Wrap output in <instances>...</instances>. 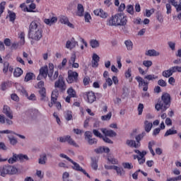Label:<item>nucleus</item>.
I'll return each instance as SVG.
<instances>
[{
  "label": "nucleus",
  "instance_id": "nucleus-42",
  "mask_svg": "<svg viewBox=\"0 0 181 181\" xmlns=\"http://www.w3.org/2000/svg\"><path fill=\"white\" fill-rule=\"evenodd\" d=\"M107 160L108 162H110V163H112V165H118V163H119V161H118V159L112 156H108Z\"/></svg>",
  "mask_w": 181,
  "mask_h": 181
},
{
  "label": "nucleus",
  "instance_id": "nucleus-16",
  "mask_svg": "<svg viewBox=\"0 0 181 181\" xmlns=\"http://www.w3.org/2000/svg\"><path fill=\"white\" fill-rule=\"evenodd\" d=\"M59 21L63 23L64 25H67L69 28H71L74 29V25H73L70 21H69V18L65 16H61L59 18Z\"/></svg>",
  "mask_w": 181,
  "mask_h": 181
},
{
  "label": "nucleus",
  "instance_id": "nucleus-60",
  "mask_svg": "<svg viewBox=\"0 0 181 181\" xmlns=\"http://www.w3.org/2000/svg\"><path fill=\"white\" fill-rule=\"evenodd\" d=\"M155 13V8H151V10H146V16L150 18V16Z\"/></svg>",
  "mask_w": 181,
  "mask_h": 181
},
{
  "label": "nucleus",
  "instance_id": "nucleus-40",
  "mask_svg": "<svg viewBox=\"0 0 181 181\" xmlns=\"http://www.w3.org/2000/svg\"><path fill=\"white\" fill-rule=\"evenodd\" d=\"M155 144L156 143L154 141H151L148 142V148L149 149V151L153 156H155V151H153V148H152V147L154 146Z\"/></svg>",
  "mask_w": 181,
  "mask_h": 181
},
{
  "label": "nucleus",
  "instance_id": "nucleus-13",
  "mask_svg": "<svg viewBox=\"0 0 181 181\" xmlns=\"http://www.w3.org/2000/svg\"><path fill=\"white\" fill-rule=\"evenodd\" d=\"M107 26H118L117 23V14L112 16L106 21Z\"/></svg>",
  "mask_w": 181,
  "mask_h": 181
},
{
  "label": "nucleus",
  "instance_id": "nucleus-64",
  "mask_svg": "<svg viewBox=\"0 0 181 181\" xmlns=\"http://www.w3.org/2000/svg\"><path fill=\"white\" fill-rule=\"evenodd\" d=\"M132 70H131V69H128V70H127L124 73V76L126 77V78H129V77H131V76H132Z\"/></svg>",
  "mask_w": 181,
  "mask_h": 181
},
{
  "label": "nucleus",
  "instance_id": "nucleus-58",
  "mask_svg": "<svg viewBox=\"0 0 181 181\" xmlns=\"http://www.w3.org/2000/svg\"><path fill=\"white\" fill-rule=\"evenodd\" d=\"M8 70H9V63L4 62V67H3V73L4 74L8 73Z\"/></svg>",
  "mask_w": 181,
  "mask_h": 181
},
{
  "label": "nucleus",
  "instance_id": "nucleus-24",
  "mask_svg": "<svg viewBox=\"0 0 181 181\" xmlns=\"http://www.w3.org/2000/svg\"><path fill=\"white\" fill-rule=\"evenodd\" d=\"M77 16H84V6L81 4H78L77 6Z\"/></svg>",
  "mask_w": 181,
  "mask_h": 181
},
{
  "label": "nucleus",
  "instance_id": "nucleus-62",
  "mask_svg": "<svg viewBox=\"0 0 181 181\" xmlns=\"http://www.w3.org/2000/svg\"><path fill=\"white\" fill-rule=\"evenodd\" d=\"M138 112H139V115H142V112H144V104L140 103L138 105Z\"/></svg>",
  "mask_w": 181,
  "mask_h": 181
},
{
  "label": "nucleus",
  "instance_id": "nucleus-20",
  "mask_svg": "<svg viewBox=\"0 0 181 181\" xmlns=\"http://www.w3.org/2000/svg\"><path fill=\"white\" fill-rule=\"evenodd\" d=\"M124 45L129 52L134 50V42L131 40H124Z\"/></svg>",
  "mask_w": 181,
  "mask_h": 181
},
{
  "label": "nucleus",
  "instance_id": "nucleus-7",
  "mask_svg": "<svg viewBox=\"0 0 181 181\" xmlns=\"http://www.w3.org/2000/svg\"><path fill=\"white\" fill-rule=\"evenodd\" d=\"M70 162L73 165L72 169L74 170H76L77 172H81L82 173H83V175L87 176V177H88L89 179L91 178V177L90 176V175H88V173H87L86 170L83 169V168L80 166V164L77 163L76 162H74V160H71Z\"/></svg>",
  "mask_w": 181,
  "mask_h": 181
},
{
  "label": "nucleus",
  "instance_id": "nucleus-61",
  "mask_svg": "<svg viewBox=\"0 0 181 181\" xmlns=\"http://www.w3.org/2000/svg\"><path fill=\"white\" fill-rule=\"evenodd\" d=\"M69 177H70V174L68 172H64L62 175V180L67 181L69 180Z\"/></svg>",
  "mask_w": 181,
  "mask_h": 181
},
{
  "label": "nucleus",
  "instance_id": "nucleus-8",
  "mask_svg": "<svg viewBox=\"0 0 181 181\" xmlns=\"http://www.w3.org/2000/svg\"><path fill=\"white\" fill-rule=\"evenodd\" d=\"M55 88H59L60 91H66L67 86L62 77H59V79L54 83Z\"/></svg>",
  "mask_w": 181,
  "mask_h": 181
},
{
  "label": "nucleus",
  "instance_id": "nucleus-32",
  "mask_svg": "<svg viewBox=\"0 0 181 181\" xmlns=\"http://www.w3.org/2000/svg\"><path fill=\"white\" fill-rule=\"evenodd\" d=\"M89 43L92 49H97V47H100V42L97 40H90Z\"/></svg>",
  "mask_w": 181,
  "mask_h": 181
},
{
  "label": "nucleus",
  "instance_id": "nucleus-12",
  "mask_svg": "<svg viewBox=\"0 0 181 181\" xmlns=\"http://www.w3.org/2000/svg\"><path fill=\"white\" fill-rule=\"evenodd\" d=\"M93 13L96 16H100V18H102L103 19H107V18H108V13L104 11L102 8H97L93 11Z\"/></svg>",
  "mask_w": 181,
  "mask_h": 181
},
{
  "label": "nucleus",
  "instance_id": "nucleus-11",
  "mask_svg": "<svg viewBox=\"0 0 181 181\" xmlns=\"http://www.w3.org/2000/svg\"><path fill=\"white\" fill-rule=\"evenodd\" d=\"M135 153H137V155H139L140 158L138 159V162L139 165H144V163L146 160L145 156L148 153V151H139V150H134Z\"/></svg>",
  "mask_w": 181,
  "mask_h": 181
},
{
  "label": "nucleus",
  "instance_id": "nucleus-48",
  "mask_svg": "<svg viewBox=\"0 0 181 181\" xmlns=\"http://www.w3.org/2000/svg\"><path fill=\"white\" fill-rule=\"evenodd\" d=\"M8 138L11 145L15 146L18 144V139L16 138L11 136H8Z\"/></svg>",
  "mask_w": 181,
  "mask_h": 181
},
{
  "label": "nucleus",
  "instance_id": "nucleus-47",
  "mask_svg": "<svg viewBox=\"0 0 181 181\" xmlns=\"http://www.w3.org/2000/svg\"><path fill=\"white\" fill-rule=\"evenodd\" d=\"M18 37L20 39V45H21V46H23V45H25V33H21L18 35Z\"/></svg>",
  "mask_w": 181,
  "mask_h": 181
},
{
  "label": "nucleus",
  "instance_id": "nucleus-3",
  "mask_svg": "<svg viewBox=\"0 0 181 181\" xmlns=\"http://www.w3.org/2000/svg\"><path fill=\"white\" fill-rule=\"evenodd\" d=\"M173 73H181V66H175L170 67L168 70L163 71V77L168 78L170 76H173Z\"/></svg>",
  "mask_w": 181,
  "mask_h": 181
},
{
  "label": "nucleus",
  "instance_id": "nucleus-52",
  "mask_svg": "<svg viewBox=\"0 0 181 181\" xmlns=\"http://www.w3.org/2000/svg\"><path fill=\"white\" fill-rule=\"evenodd\" d=\"M40 115H41V114L39 110L33 109V110H31V117H39Z\"/></svg>",
  "mask_w": 181,
  "mask_h": 181
},
{
  "label": "nucleus",
  "instance_id": "nucleus-63",
  "mask_svg": "<svg viewBox=\"0 0 181 181\" xmlns=\"http://www.w3.org/2000/svg\"><path fill=\"white\" fill-rule=\"evenodd\" d=\"M84 18H85V22L88 23L90 22V21H91V15H90L88 12L85 13Z\"/></svg>",
  "mask_w": 181,
  "mask_h": 181
},
{
  "label": "nucleus",
  "instance_id": "nucleus-44",
  "mask_svg": "<svg viewBox=\"0 0 181 181\" xmlns=\"http://www.w3.org/2000/svg\"><path fill=\"white\" fill-rule=\"evenodd\" d=\"M33 77H35V74L28 72L26 74L24 81L26 82L30 81V80H32V78H33Z\"/></svg>",
  "mask_w": 181,
  "mask_h": 181
},
{
  "label": "nucleus",
  "instance_id": "nucleus-29",
  "mask_svg": "<svg viewBox=\"0 0 181 181\" xmlns=\"http://www.w3.org/2000/svg\"><path fill=\"white\" fill-rule=\"evenodd\" d=\"M59 98V90L55 89L52 93L51 101L52 103H56L57 101V98Z\"/></svg>",
  "mask_w": 181,
  "mask_h": 181
},
{
  "label": "nucleus",
  "instance_id": "nucleus-45",
  "mask_svg": "<svg viewBox=\"0 0 181 181\" xmlns=\"http://www.w3.org/2000/svg\"><path fill=\"white\" fill-rule=\"evenodd\" d=\"M144 136H145V132H143L139 135H137L135 137L136 139V144H141V141H142V139H144Z\"/></svg>",
  "mask_w": 181,
  "mask_h": 181
},
{
  "label": "nucleus",
  "instance_id": "nucleus-36",
  "mask_svg": "<svg viewBox=\"0 0 181 181\" xmlns=\"http://www.w3.org/2000/svg\"><path fill=\"white\" fill-rule=\"evenodd\" d=\"M177 134V130H175V128L169 129L166 131L164 134V136H169L170 135H176Z\"/></svg>",
  "mask_w": 181,
  "mask_h": 181
},
{
  "label": "nucleus",
  "instance_id": "nucleus-25",
  "mask_svg": "<svg viewBox=\"0 0 181 181\" xmlns=\"http://www.w3.org/2000/svg\"><path fill=\"white\" fill-rule=\"evenodd\" d=\"M57 22V17H52L51 18H45L44 19V23L46 25H49V26H52L53 23H56Z\"/></svg>",
  "mask_w": 181,
  "mask_h": 181
},
{
  "label": "nucleus",
  "instance_id": "nucleus-10",
  "mask_svg": "<svg viewBox=\"0 0 181 181\" xmlns=\"http://www.w3.org/2000/svg\"><path fill=\"white\" fill-rule=\"evenodd\" d=\"M84 98H86V101L89 104H93V103H94V101L97 100V98L95 97V93H94L93 91L86 92L84 94Z\"/></svg>",
  "mask_w": 181,
  "mask_h": 181
},
{
  "label": "nucleus",
  "instance_id": "nucleus-26",
  "mask_svg": "<svg viewBox=\"0 0 181 181\" xmlns=\"http://www.w3.org/2000/svg\"><path fill=\"white\" fill-rule=\"evenodd\" d=\"M47 71H49V69L47 68V66H42L40 69V75L44 77V78H46V77H47V74H49Z\"/></svg>",
  "mask_w": 181,
  "mask_h": 181
},
{
  "label": "nucleus",
  "instance_id": "nucleus-53",
  "mask_svg": "<svg viewBox=\"0 0 181 181\" xmlns=\"http://www.w3.org/2000/svg\"><path fill=\"white\" fill-rule=\"evenodd\" d=\"M168 45L170 47V49H171V50H173V52H175V50H176V42H173V41H169L168 42Z\"/></svg>",
  "mask_w": 181,
  "mask_h": 181
},
{
  "label": "nucleus",
  "instance_id": "nucleus-19",
  "mask_svg": "<svg viewBox=\"0 0 181 181\" xmlns=\"http://www.w3.org/2000/svg\"><path fill=\"white\" fill-rule=\"evenodd\" d=\"M40 95V100L41 101H49V98H47L46 95V88H42L39 90Z\"/></svg>",
  "mask_w": 181,
  "mask_h": 181
},
{
  "label": "nucleus",
  "instance_id": "nucleus-39",
  "mask_svg": "<svg viewBox=\"0 0 181 181\" xmlns=\"http://www.w3.org/2000/svg\"><path fill=\"white\" fill-rule=\"evenodd\" d=\"M23 74V71L21 68H16L14 70L13 76L14 77H21Z\"/></svg>",
  "mask_w": 181,
  "mask_h": 181
},
{
  "label": "nucleus",
  "instance_id": "nucleus-31",
  "mask_svg": "<svg viewBox=\"0 0 181 181\" xmlns=\"http://www.w3.org/2000/svg\"><path fill=\"white\" fill-rule=\"evenodd\" d=\"M115 170L116 171L117 176H125V170L124 168L116 165Z\"/></svg>",
  "mask_w": 181,
  "mask_h": 181
},
{
  "label": "nucleus",
  "instance_id": "nucleus-17",
  "mask_svg": "<svg viewBox=\"0 0 181 181\" xmlns=\"http://www.w3.org/2000/svg\"><path fill=\"white\" fill-rule=\"evenodd\" d=\"M100 62V57L97 54H93L92 57V67H98V62Z\"/></svg>",
  "mask_w": 181,
  "mask_h": 181
},
{
  "label": "nucleus",
  "instance_id": "nucleus-51",
  "mask_svg": "<svg viewBox=\"0 0 181 181\" xmlns=\"http://www.w3.org/2000/svg\"><path fill=\"white\" fill-rule=\"evenodd\" d=\"M127 12L128 13H129L130 15H134V13H135V11H134V6L127 5Z\"/></svg>",
  "mask_w": 181,
  "mask_h": 181
},
{
  "label": "nucleus",
  "instance_id": "nucleus-46",
  "mask_svg": "<svg viewBox=\"0 0 181 181\" xmlns=\"http://www.w3.org/2000/svg\"><path fill=\"white\" fill-rule=\"evenodd\" d=\"M98 161L97 159L92 158L91 168L94 169V170H97L98 169Z\"/></svg>",
  "mask_w": 181,
  "mask_h": 181
},
{
  "label": "nucleus",
  "instance_id": "nucleus-14",
  "mask_svg": "<svg viewBox=\"0 0 181 181\" xmlns=\"http://www.w3.org/2000/svg\"><path fill=\"white\" fill-rule=\"evenodd\" d=\"M101 132L105 134V136H109L110 138H114L117 136V133L112 129H100Z\"/></svg>",
  "mask_w": 181,
  "mask_h": 181
},
{
  "label": "nucleus",
  "instance_id": "nucleus-5",
  "mask_svg": "<svg viewBox=\"0 0 181 181\" xmlns=\"http://www.w3.org/2000/svg\"><path fill=\"white\" fill-rule=\"evenodd\" d=\"M66 81L69 83V84L77 83V81H78V73L71 70L68 71V77L66 78Z\"/></svg>",
  "mask_w": 181,
  "mask_h": 181
},
{
  "label": "nucleus",
  "instance_id": "nucleus-18",
  "mask_svg": "<svg viewBox=\"0 0 181 181\" xmlns=\"http://www.w3.org/2000/svg\"><path fill=\"white\" fill-rule=\"evenodd\" d=\"M77 43V41L74 40V39H72L71 41L68 40L66 43V48L71 50L72 49H74V47H76Z\"/></svg>",
  "mask_w": 181,
  "mask_h": 181
},
{
  "label": "nucleus",
  "instance_id": "nucleus-23",
  "mask_svg": "<svg viewBox=\"0 0 181 181\" xmlns=\"http://www.w3.org/2000/svg\"><path fill=\"white\" fill-rule=\"evenodd\" d=\"M127 145L128 146H130V148H140L141 147V143H136V141L134 140H127L126 142Z\"/></svg>",
  "mask_w": 181,
  "mask_h": 181
},
{
  "label": "nucleus",
  "instance_id": "nucleus-49",
  "mask_svg": "<svg viewBox=\"0 0 181 181\" xmlns=\"http://www.w3.org/2000/svg\"><path fill=\"white\" fill-rule=\"evenodd\" d=\"M111 117H112V113L110 112L106 115H103L101 117L102 121H110L111 119Z\"/></svg>",
  "mask_w": 181,
  "mask_h": 181
},
{
  "label": "nucleus",
  "instance_id": "nucleus-35",
  "mask_svg": "<svg viewBox=\"0 0 181 181\" xmlns=\"http://www.w3.org/2000/svg\"><path fill=\"white\" fill-rule=\"evenodd\" d=\"M19 160L18 155L16 153H13V156L10 158L8 160V163H15Z\"/></svg>",
  "mask_w": 181,
  "mask_h": 181
},
{
  "label": "nucleus",
  "instance_id": "nucleus-2",
  "mask_svg": "<svg viewBox=\"0 0 181 181\" xmlns=\"http://www.w3.org/2000/svg\"><path fill=\"white\" fill-rule=\"evenodd\" d=\"M169 107H170V95L169 93H164L161 97V101L155 105V108L157 111H160L161 110L164 112Z\"/></svg>",
  "mask_w": 181,
  "mask_h": 181
},
{
  "label": "nucleus",
  "instance_id": "nucleus-57",
  "mask_svg": "<svg viewBox=\"0 0 181 181\" xmlns=\"http://www.w3.org/2000/svg\"><path fill=\"white\" fill-rule=\"evenodd\" d=\"M66 64H67V59L65 58L62 60V64L58 66V69H59V70L64 69Z\"/></svg>",
  "mask_w": 181,
  "mask_h": 181
},
{
  "label": "nucleus",
  "instance_id": "nucleus-15",
  "mask_svg": "<svg viewBox=\"0 0 181 181\" xmlns=\"http://www.w3.org/2000/svg\"><path fill=\"white\" fill-rule=\"evenodd\" d=\"M3 112L6 117H8V118H9L10 119H13V112H12L9 106L4 105Z\"/></svg>",
  "mask_w": 181,
  "mask_h": 181
},
{
  "label": "nucleus",
  "instance_id": "nucleus-59",
  "mask_svg": "<svg viewBox=\"0 0 181 181\" xmlns=\"http://www.w3.org/2000/svg\"><path fill=\"white\" fill-rule=\"evenodd\" d=\"M5 5H6V2L3 1L0 4V16L4 13V11L5 10Z\"/></svg>",
  "mask_w": 181,
  "mask_h": 181
},
{
  "label": "nucleus",
  "instance_id": "nucleus-21",
  "mask_svg": "<svg viewBox=\"0 0 181 181\" xmlns=\"http://www.w3.org/2000/svg\"><path fill=\"white\" fill-rule=\"evenodd\" d=\"M145 54L146 56H149L150 57H155L156 56H159L160 53L155 49H148L146 51Z\"/></svg>",
  "mask_w": 181,
  "mask_h": 181
},
{
  "label": "nucleus",
  "instance_id": "nucleus-1",
  "mask_svg": "<svg viewBox=\"0 0 181 181\" xmlns=\"http://www.w3.org/2000/svg\"><path fill=\"white\" fill-rule=\"evenodd\" d=\"M43 36V30L42 29V24L40 20H35L30 23L28 30V39L39 42Z\"/></svg>",
  "mask_w": 181,
  "mask_h": 181
},
{
  "label": "nucleus",
  "instance_id": "nucleus-38",
  "mask_svg": "<svg viewBox=\"0 0 181 181\" xmlns=\"http://www.w3.org/2000/svg\"><path fill=\"white\" fill-rule=\"evenodd\" d=\"M8 13L10 22H15V19H16V14L11 11H8Z\"/></svg>",
  "mask_w": 181,
  "mask_h": 181
},
{
  "label": "nucleus",
  "instance_id": "nucleus-28",
  "mask_svg": "<svg viewBox=\"0 0 181 181\" xmlns=\"http://www.w3.org/2000/svg\"><path fill=\"white\" fill-rule=\"evenodd\" d=\"M152 127H153V124H152V122L146 120L144 122V130L146 131V132H151V130L152 129Z\"/></svg>",
  "mask_w": 181,
  "mask_h": 181
},
{
  "label": "nucleus",
  "instance_id": "nucleus-50",
  "mask_svg": "<svg viewBox=\"0 0 181 181\" xmlns=\"http://www.w3.org/2000/svg\"><path fill=\"white\" fill-rule=\"evenodd\" d=\"M122 166L124 169H128L129 170L134 168V165L131 163H123Z\"/></svg>",
  "mask_w": 181,
  "mask_h": 181
},
{
  "label": "nucleus",
  "instance_id": "nucleus-41",
  "mask_svg": "<svg viewBox=\"0 0 181 181\" xmlns=\"http://www.w3.org/2000/svg\"><path fill=\"white\" fill-rule=\"evenodd\" d=\"M16 173H18V168L8 165V175H16Z\"/></svg>",
  "mask_w": 181,
  "mask_h": 181
},
{
  "label": "nucleus",
  "instance_id": "nucleus-33",
  "mask_svg": "<svg viewBox=\"0 0 181 181\" xmlns=\"http://www.w3.org/2000/svg\"><path fill=\"white\" fill-rule=\"evenodd\" d=\"M67 94L69 97H71L72 98H77V93H76V90L71 87L68 88Z\"/></svg>",
  "mask_w": 181,
  "mask_h": 181
},
{
  "label": "nucleus",
  "instance_id": "nucleus-27",
  "mask_svg": "<svg viewBox=\"0 0 181 181\" xmlns=\"http://www.w3.org/2000/svg\"><path fill=\"white\" fill-rule=\"evenodd\" d=\"M6 175H8V165L0 167V176L5 177Z\"/></svg>",
  "mask_w": 181,
  "mask_h": 181
},
{
  "label": "nucleus",
  "instance_id": "nucleus-6",
  "mask_svg": "<svg viewBox=\"0 0 181 181\" xmlns=\"http://www.w3.org/2000/svg\"><path fill=\"white\" fill-rule=\"evenodd\" d=\"M49 71L48 72V77L51 81H54L59 77V71H56L53 74V70H54V65L53 64H49Z\"/></svg>",
  "mask_w": 181,
  "mask_h": 181
},
{
  "label": "nucleus",
  "instance_id": "nucleus-22",
  "mask_svg": "<svg viewBox=\"0 0 181 181\" xmlns=\"http://www.w3.org/2000/svg\"><path fill=\"white\" fill-rule=\"evenodd\" d=\"M46 162H47V155H46V153H43L40 156L38 163L40 165H46Z\"/></svg>",
  "mask_w": 181,
  "mask_h": 181
},
{
  "label": "nucleus",
  "instance_id": "nucleus-34",
  "mask_svg": "<svg viewBox=\"0 0 181 181\" xmlns=\"http://www.w3.org/2000/svg\"><path fill=\"white\" fill-rule=\"evenodd\" d=\"M66 142L69 144V145L75 146V148H78V144L76 143V141L70 136H68L66 139Z\"/></svg>",
  "mask_w": 181,
  "mask_h": 181
},
{
  "label": "nucleus",
  "instance_id": "nucleus-43",
  "mask_svg": "<svg viewBox=\"0 0 181 181\" xmlns=\"http://www.w3.org/2000/svg\"><path fill=\"white\" fill-rule=\"evenodd\" d=\"M144 78L146 80H148V81H153V80L158 79V76H156L155 74H148L146 75Z\"/></svg>",
  "mask_w": 181,
  "mask_h": 181
},
{
  "label": "nucleus",
  "instance_id": "nucleus-54",
  "mask_svg": "<svg viewBox=\"0 0 181 181\" xmlns=\"http://www.w3.org/2000/svg\"><path fill=\"white\" fill-rule=\"evenodd\" d=\"M152 64L153 63L151 60H144L143 62V66H144V67H146L147 69H149V67H151Z\"/></svg>",
  "mask_w": 181,
  "mask_h": 181
},
{
  "label": "nucleus",
  "instance_id": "nucleus-9",
  "mask_svg": "<svg viewBox=\"0 0 181 181\" xmlns=\"http://www.w3.org/2000/svg\"><path fill=\"white\" fill-rule=\"evenodd\" d=\"M135 80L138 82L139 88L143 87V91H148V87L149 86L148 82L145 81V80L139 76H136Z\"/></svg>",
  "mask_w": 181,
  "mask_h": 181
},
{
  "label": "nucleus",
  "instance_id": "nucleus-37",
  "mask_svg": "<svg viewBox=\"0 0 181 181\" xmlns=\"http://www.w3.org/2000/svg\"><path fill=\"white\" fill-rule=\"evenodd\" d=\"M64 117L66 121H71L73 119V114L71 111L70 110H66L64 112Z\"/></svg>",
  "mask_w": 181,
  "mask_h": 181
},
{
  "label": "nucleus",
  "instance_id": "nucleus-30",
  "mask_svg": "<svg viewBox=\"0 0 181 181\" xmlns=\"http://www.w3.org/2000/svg\"><path fill=\"white\" fill-rule=\"evenodd\" d=\"M35 9H36V4L32 3L28 6V7H25L23 11L24 12H35Z\"/></svg>",
  "mask_w": 181,
  "mask_h": 181
},
{
  "label": "nucleus",
  "instance_id": "nucleus-4",
  "mask_svg": "<svg viewBox=\"0 0 181 181\" xmlns=\"http://www.w3.org/2000/svg\"><path fill=\"white\" fill-rule=\"evenodd\" d=\"M117 26H125L128 22V17L124 13H116Z\"/></svg>",
  "mask_w": 181,
  "mask_h": 181
},
{
  "label": "nucleus",
  "instance_id": "nucleus-55",
  "mask_svg": "<svg viewBox=\"0 0 181 181\" xmlns=\"http://www.w3.org/2000/svg\"><path fill=\"white\" fill-rule=\"evenodd\" d=\"M35 175L39 177V179H43L45 177V173L40 170H37Z\"/></svg>",
  "mask_w": 181,
  "mask_h": 181
},
{
  "label": "nucleus",
  "instance_id": "nucleus-56",
  "mask_svg": "<svg viewBox=\"0 0 181 181\" xmlns=\"http://www.w3.org/2000/svg\"><path fill=\"white\" fill-rule=\"evenodd\" d=\"M18 160H29V157L28 155L18 154Z\"/></svg>",
  "mask_w": 181,
  "mask_h": 181
}]
</instances>
